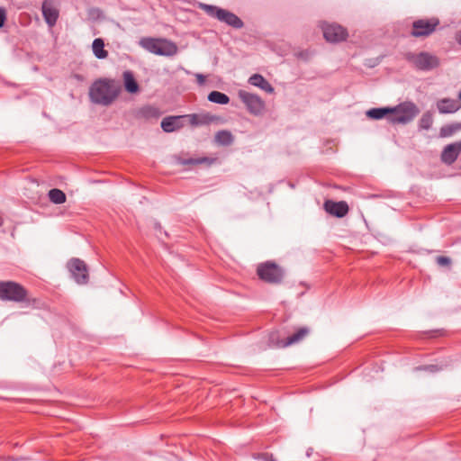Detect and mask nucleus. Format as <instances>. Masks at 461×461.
<instances>
[{
  "label": "nucleus",
  "mask_w": 461,
  "mask_h": 461,
  "mask_svg": "<svg viewBox=\"0 0 461 461\" xmlns=\"http://www.w3.org/2000/svg\"><path fill=\"white\" fill-rule=\"evenodd\" d=\"M121 90L120 83L115 80L98 79L89 88V98L95 104L108 106L117 99Z\"/></svg>",
  "instance_id": "nucleus-1"
},
{
  "label": "nucleus",
  "mask_w": 461,
  "mask_h": 461,
  "mask_svg": "<svg viewBox=\"0 0 461 461\" xmlns=\"http://www.w3.org/2000/svg\"><path fill=\"white\" fill-rule=\"evenodd\" d=\"M28 292L14 281H0V300L23 303L27 301Z\"/></svg>",
  "instance_id": "nucleus-2"
},
{
  "label": "nucleus",
  "mask_w": 461,
  "mask_h": 461,
  "mask_svg": "<svg viewBox=\"0 0 461 461\" xmlns=\"http://www.w3.org/2000/svg\"><path fill=\"white\" fill-rule=\"evenodd\" d=\"M201 8L211 17L216 18L235 29H240L244 25L240 17L228 10L206 4H201Z\"/></svg>",
  "instance_id": "nucleus-3"
},
{
  "label": "nucleus",
  "mask_w": 461,
  "mask_h": 461,
  "mask_svg": "<svg viewBox=\"0 0 461 461\" xmlns=\"http://www.w3.org/2000/svg\"><path fill=\"white\" fill-rule=\"evenodd\" d=\"M257 274L264 282L279 284L285 276V270L275 262L267 261L258 266Z\"/></svg>",
  "instance_id": "nucleus-4"
},
{
  "label": "nucleus",
  "mask_w": 461,
  "mask_h": 461,
  "mask_svg": "<svg viewBox=\"0 0 461 461\" xmlns=\"http://www.w3.org/2000/svg\"><path fill=\"white\" fill-rule=\"evenodd\" d=\"M391 113L393 114L392 122L404 124L411 122L420 113L419 108L412 102L402 103L399 105L391 108Z\"/></svg>",
  "instance_id": "nucleus-5"
},
{
  "label": "nucleus",
  "mask_w": 461,
  "mask_h": 461,
  "mask_svg": "<svg viewBox=\"0 0 461 461\" xmlns=\"http://www.w3.org/2000/svg\"><path fill=\"white\" fill-rule=\"evenodd\" d=\"M406 59L411 63L417 69L420 70H431L439 65L438 59L429 52H420L406 54Z\"/></svg>",
  "instance_id": "nucleus-6"
},
{
  "label": "nucleus",
  "mask_w": 461,
  "mask_h": 461,
  "mask_svg": "<svg viewBox=\"0 0 461 461\" xmlns=\"http://www.w3.org/2000/svg\"><path fill=\"white\" fill-rule=\"evenodd\" d=\"M238 95L250 113L258 115L263 112L265 103L258 95L245 90H240Z\"/></svg>",
  "instance_id": "nucleus-7"
},
{
  "label": "nucleus",
  "mask_w": 461,
  "mask_h": 461,
  "mask_svg": "<svg viewBox=\"0 0 461 461\" xmlns=\"http://www.w3.org/2000/svg\"><path fill=\"white\" fill-rule=\"evenodd\" d=\"M68 268L74 280L79 285L88 282V270L86 263L79 258H72L68 262Z\"/></svg>",
  "instance_id": "nucleus-8"
},
{
  "label": "nucleus",
  "mask_w": 461,
  "mask_h": 461,
  "mask_svg": "<svg viewBox=\"0 0 461 461\" xmlns=\"http://www.w3.org/2000/svg\"><path fill=\"white\" fill-rule=\"evenodd\" d=\"M439 21L437 18L417 20L412 23L411 34L416 38L429 36L436 30Z\"/></svg>",
  "instance_id": "nucleus-9"
},
{
  "label": "nucleus",
  "mask_w": 461,
  "mask_h": 461,
  "mask_svg": "<svg viewBox=\"0 0 461 461\" xmlns=\"http://www.w3.org/2000/svg\"><path fill=\"white\" fill-rule=\"evenodd\" d=\"M42 15L46 23L52 27L56 24L59 12L58 0H44L41 6Z\"/></svg>",
  "instance_id": "nucleus-10"
},
{
  "label": "nucleus",
  "mask_w": 461,
  "mask_h": 461,
  "mask_svg": "<svg viewBox=\"0 0 461 461\" xmlns=\"http://www.w3.org/2000/svg\"><path fill=\"white\" fill-rule=\"evenodd\" d=\"M323 36L327 41L339 42L346 40L348 32L339 24H326L323 26Z\"/></svg>",
  "instance_id": "nucleus-11"
},
{
  "label": "nucleus",
  "mask_w": 461,
  "mask_h": 461,
  "mask_svg": "<svg viewBox=\"0 0 461 461\" xmlns=\"http://www.w3.org/2000/svg\"><path fill=\"white\" fill-rule=\"evenodd\" d=\"M325 211L338 218L344 217L348 212V205L346 202H333V201H326L324 203Z\"/></svg>",
  "instance_id": "nucleus-12"
},
{
  "label": "nucleus",
  "mask_w": 461,
  "mask_h": 461,
  "mask_svg": "<svg viewBox=\"0 0 461 461\" xmlns=\"http://www.w3.org/2000/svg\"><path fill=\"white\" fill-rule=\"evenodd\" d=\"M461 152V140L447 145L442 153L441 160L447 165L454 163Z\"/></svg>",
  "instance_id": "nucleus-13"
},
{
  "label": "nucleus",
  "mask_w": 461,
  "mask_h": 461,
  "mask_svg": "<svg viewBox=\"0 0 461 461\" xmlns=\"http://www.w3.org/2000/svg\"><path fill=\"white\" fill-rule=\"evenodd\" d=\"M461 108V104L458 100L452 98H442L437 102V109L439 113H454Z\"/></svg>",
  "instance_id": "nucleus-14"
},
{
  "label": "nucleus",
  "mask_w": 461,
  "mask_h": 461,
  "mask_svg": "<svg viewBox=\"0 0 461 461\" xmlns=\"http://www.w3.org/2000/svg\"><path fill=\"white\" fill-rule=\"evenodd\" d=\"M309 334V329L306 327L300 328L293 335L288 336L285 339H282L276 343L279 348H286L291 345L299 343Z\"/></svg>",
  "instance_id": "nucleus-15"
},
{
  "label": "nucleus",
  "mask_w": 461,
  "mask_h": 461,
  "mask_svg": "<svg viewBox=\"0 0 461 461\" xmlns=\"http://www.w3.org/2000/svg\"><path fill=\"white\" fill-rule=\"evenodd\" d=\"M176 44L167 39H159L158 55L172 57L177 53Z\"/></svg>",
  "instance_id": "nucleus-16"
},
{
  "label": "nucleus",
  "mask_w": 461,
  "mask_h": 461,
  "mask_svg": "<svg viewBox=\"0 0 461 461\" xmlns=\"http://www.w3.org/2000/svg\"><path fill=\"white\" fill-rule=\"evenodd\" d=\"M249 83L252 86H258L267 93H273L274 87L267 81L260 74H254L249 78Z\"/></svg>",
  "instance_id": "nucleus-17"
},
{
  "label": "nucleus",
  "mask_w": 461,
  "mask_h": 461,
  "mask_svg": "<svg viewBox=\"0 0 461 461\" xmlns=\"http://www.w3.org/2000/svg\"><path fill=\"white\" fill-rule=\"evenodd\" d=\"M181 116H168L162 120L161 128L166 132H172L181 127Z\"/></svg>",
  "instance_id": "nucleus-18"
},
{
  "label": "nucleus",
  "mask_w": 461,
  "mask_h": 461,
  "mask_svg": "<svg viewBox=\"0 0 461 461\" xmlns=\"http://www.w3.org/2000/svg\"><path fill=\"white\" fill-rule=\"evenodd\" d=\"M214 140L219 145L230 146L233 143L234 137L230 131L227 130H221L215 134Z\"/></svg>",
  "instance_id": "nucleus-19"
},
{
  "label": "nucleus",
  "mask_w": 461,
  "mask_h": 461,
  "mask_svg": "<svg viewBox=\"0 0 461 461\" xmlns=\"http://www.w3.org/2000/svg\"><path fill=\"white\" fill-rule=\"evenodd\" d=\"M123 81L125 89L131 94L139 91V85L134 78L133 74L131 71L123 72Z\"/></svg>",
  "instance_id": "nucleus-20"
},
{
  "label": "nucleus",
  "mask_w": 461,
  "mask_h": 461,
  "mask_svg": "<svg viewBox=\"0 0 461 461\" xmlns=\"http://www.w3.org/2000/svg\"><path fill=\"white\" fill-rule=\"evenodd\" d=\"M190 117V123L193 126H198L203 124H209L214 121L217 120L216 116L210 115V114H191Z\"/></svg>",
  "instance_id": "nucleus-21"
},
{
  "label": "nucleus",
  "mask_w": 461,
  "mask_h": 461,
  "mask_svg": "<svg viewBox=\"0 0 461 461\" xmlns=\"http://www.w3.org/2000/svg\"><path fill=\"white\" fill-rule=\"evenodd\" d=\"M159 44V39L154 38H142L140 41V45L147 50L148 51L158 55V49Z\"/></svg>",
  "instance_id": "nucleus-22"
},
{
  "label": "nucleus",
  "mask_w": 461,
  "mask_h": 461,
  "mask_svg": "<svg viewBox=\"0 0 461 461\" xmlns=\"http://www.w3.org/2000/svg\"><path fill=\"white\" fill-rule=\"evenodd\" d=\"M92 49L95 56L99 59H105L108 56V52L104 50V42L100 38L94 40Z\"/></svg>",
  "instance_id": "nucleus-23"
},
{
  "label": "nucleus",
  "mask_w": 461,
  "mask_h": 461,
  "mask_svg": "<svg viewBox=\"0 0 461 461\" xmlns=\"http://www.w3.org/2000/svg\"><path fill=\"white\" fill-rule=\"evenodd\" d=\"M138 115L145 119H150L158 118L160 115V113L158 109L155 106L145 105L139 110Z\"/></svg>",
  "instance_id": "nucleus-24"
},
{
  "label": "nucleus",
  "mask_w": 461,
  "mask_h": 461,
  "mask_svg": "<svg viewBox=\"0 0 461 461\" xmlns=\"http://www.w3.org/2000/svg\"><path fill=\"white\" fill-rule=\"evenodd\" d=\"M208 100L212 103L219 104H227L230 102L229 96L226 94L219 91H212L208 95Z\"/></svg>",
  "instance_id": "nucleus-25"
},
{
  "label": "nucleus",
  "mask_w": 461,
  "mask_h": 461,
  "mask_svg": "<svg viewBox=\"0 0 461 461\" xmlns=\"http://www.w3.org/2000/svg\"><path fill=\"white\" fill-rule=\"evenodd\" d=\"M49 198L50 202L56 204H61L66 202V194L63 191L58 188H53L49 191Z\"/></svg>",
  "instance_id": "nucleus-26"
},
{
  "label": "nucleus",
  "mask_w": 461,
  "mask_h": 461,
  "mask_svg": "<svg viewBox=\"0 0 461 461\" xmlns=\"http://www.w3.org/2000/svg\"><path fill=\"white\" fill-rule=\"evenodd\" d=\"M459 130H461V123L446 124L440 128L439 135L442 138L449 137Z\"/></svg>",
  "instance_id": "nucleus-27"
},
{
  "label": "nucleus",
  "mask_w": 461,
  "mask_h": 461,
  "mask_svg": "<svg viewBox=\"0 0 461 461\" xmlns=\"http://www.w3.org/2000/svg\"><path fill=\"white\" fill-rule=\"evenodd\" d=\"M391 108H372L366 112V115L371 119L379 120L391 113Z\"/></svg>",
  "instance_id": "nucleus-28"
},
{
  "label": "nucleus",
  "mask_w": 461,
  "mask_h": 461,
  "mask_svg": "<svg viewBox=\"0 0 461 461\" xmlns=\"http://www.w3.org/2000/svg\"><path fill=\"white\" fill-rule=\"evenodd\" d=\"M216 161V158H189V159H183L180 161L182 165H198L203 163H207L209 165L214 163Z\"/></svg>",
  "instance_id": "nucleus-29"
},
{
  "label": "nucleus",
  "mask_w": 461,
  "mask_h": 461,
  "mask_svg": "<svg viewBox=\"0 0 461 461\" xmlns=\"http://www.w3.org/2000/svg\"><path fill=\"white\" fill-rule=\"evenodd\" d=\"M432 123L433 116L430 112L424 113L419 121V126L423 130H429Z\"/></svg>",
  "instance_id": "nucleus-30"
},
{
  "label": "nucleus",
  "mask_w": 461,
  "mask_h": 461,
  "mask_svg": "<svg viewBox=\"0 0 461 461\" xmlns=\"http://www.w3.org/2000/svg\"><path fill=\"white\" fill-rule=\"evenodd\" d=\"M418 369L419 370H424V371H429V372L434 373V372L442 370L443 369V366L428 365V366H420V367H418Z\"/></svg>",
  "instance_id": "nucleus-31"
},
{
  "label": "nucleus",
  "mask_w": 461,
  "mask_h": 461,
  "mask_svg": "<svg viewBox=\"0 0 461 461\" xmlns=\"http://www.w3.org/2000/svg\"><path fill=\"white\" fill-rule=\"evenodd\" d=\"M436 262L441 267H448L451 264V259L447 257L439 256L436 258Z\"/></svg>",
  "instance_id": "nucleus-32"
},
{
  "label": "nucleus",
  "mask_w": 461,
  "mask_h": 461,
  "mask_svg": "<svg viewBox=\"0 0 461 461\" xmlns=\"http://www.w3.org/2000/svg\"><path fill=\"white\" fill-rule=\"evenodd\" d=\"M6 20V12L4 8H0V28L4 26Z\"/></svg>",
  "instance_id": "nucleus-33"
},
{
  "label": "nucleus",
  "mask_w": 461,
  "mask_h": 461,
  "mask_svg": "<svg viewBox=\"0 0 461 461\" xmlns=\"http://www.w3.org/2000/svg\"><path fill=\"white\" fill-rule=\"evenodd\" d=\"M195 77L199 86H203L205 83L206 77L203 74H195Z\"/></svg>",
  "instance_id": "nucleus-34"
},
{
  "label": "nucleus",
  "mask_w": 461,
  "mask_h": 461,
  "mask_svg": "<svg viewBox=\"0 0 461 461\" xmlns=\"http://www.w3.org/2000/svg\"><path fill=\"white\" fill-rule=\"evenodd\" d=\"M457 42L461 45V34L456 37Z\"/></svg>",
  "instance_id": "nucleus-35"
},
{
  "label": "nucleus",
  "mask_w": 461,
  "mask_h": 461,
  "mask_svg": "<svg viewBox=\"0 0 461 461\" xmlns=\"http://www.w3.org/2000/svg\"><path fill=\"white\" fill-rule=\"evenodd\" d=\"M458 98H459V100L461 101V91H460V92H459V94H458Z\"/></svg>",
  "instance_id": "nucleus-36"
}]
</instances>
